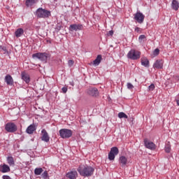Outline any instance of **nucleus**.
<instances>
[{
    "label": "nucleus",
    "instance_id": "nucleus-29",
    "mask_svg": "<svg viewBox=\"0 0 179 179\" xmlns=\"http://www.w3.org/2000/svg\"><path fill=\"white\" fill-rule=\"evenodd\" d=\"M1 51L4 52V54H8V49H6V47L0 45V52Z\"/></svg>",
    "mask_w": 179,
    "mask_h": 179
},
{
    "label": "nucleus",
    "instance_id": "nucleus-19",
    "mask_svg": "<svg viewBox=\"0 0 179 179\" xmlns=\"http://www.w3.org/2000/svg\"><path fill=\"white\" fill-rule=\"evenodd\" d=\"M0 171L1 173H9L10 171V167L6 165V164H3V165H0Z\"/></svg>",
    "mask_w": 179,
    "mask_h": 179
},
{
    "label": "nucleus",
    "instance_id": "nucleus-16",
    "mask_svg": "<svg viewBox=\"0 0 179 179\" xmlns=\"http://www.w3.org/2000/svg\"><path fill=\"white\" fill-rule=\"evenodd\" d=\"M119 163L122 167H125L128 163V159L125 156H121L119 158Z\"/></svg>",
    "mask_w": 179,
    "mask_h": 179
},
{
    "label": "nucleus",
    "instance_id": "nucleus-25",
    "mask_svg": "<svg viewBox=\"0 0 179 179\" xmlns=\"http://www.w3.org/2000/svg\"><path fill=\"white\" fill-rule=\"evenodd\" d=\"M43 168H36L34 170V174L35 176H40L43 173Z\"/></svg>",
    "mask_w": 179,
    "mask_h": 179
},
{
    "label": "nucleus",
    "instance_id": "nucleus-9",
    "mask_svg": "<svg viewBox=\"0 0 179 179\" xmlns=\"http://www.w3.org/2000/svg\"><path fill=\"white\" fill-rule=\"evenodd\" d=\"M134 20H136L138 23H143V20H145V15L143 13L138 11L135 15H134Z\"/></svg>",
    "mask_w": 179,
    "mask_h": 179
},
{
    "label": "nucleus",
    "instance_id": "nucleus-31",
    "mask_svg": "<svg viewBox=\"0 0 179 179\" xmlns=\"http://www.w3.org/2000/svg\"><path fill=\"white\" fill-rule=\"evenodd\" d=\"M145 38H146V36L145 35H141L138 38V41L140 43H143V40H145Z\"/></svg>",
    "mask_w": 179,
    "mask_h": 179
},
{
    "label": "nucleus",
    "instance_id": "nucleus-36",
    "mask_svg": "<svg viewBox=\"0 0 179 179\" xmlns=\"http://www.w3.org/2000/svg\"><path fill=\"white\" fill-rule=\"evenodd\" d=\"M62 92H63V93H66V92H68V87H63L62 88Z\"/></svg>",
    "mask_w": 179,
    "mask_h": 179
},
{
    "label": "nucleus",
    "instance_id": "nucleus-12",
    "mask_svg": "<svg viewBox=\"0 0 179 179\" xmlns=\"http://www.w3.org/2000/svg\"><path fill=\"white\" fill-rule=\"evenodd\" d=\"M4 82L6 83L8 86H13V78L10 74H8L4 78Z\"/></svg>",
    "mask_w": 179,
    "mask_h": 179
},
{
    "label": "nucleus",
    "instance_id": "nucleus-1",
    "mask_svg": "<svg viewBox=\"0 0 179 179\" xmlns=\"http://www.w3.org/2000/svg\"><path fill=\"white\" fill-rule=\"evenodd\" d=\"M81 177H92L94 173V168L90 166L80 165L77 169Z\"/></svg>",
    "mask_w": 179,
    "mask_h": 179
},
{
    "label": "nucleus",
    "instance_id": "nucleus-17",
    "mask_svg": "<svg viewBox=\"0 0 179 179\" xmlns=\"http://www.w3.org/2000/svg\"><path fill=\"white\" fill-rule=\"evenodd\" d=\"M34 131H36V124H34L29 125L26 129V132L29 134V135H33Z\"/></svg>",
    "mask_w": 179,
    "mask_h": 179
},
{
    "label": "nucleus",
    "instance_id": "nucleus-10",
    "mask_svg": "<svg viewBox=\"0 0 179 179\" xmlns=\"http://www.w3.org/2000/svg\"><path fill=\"white\" fill-rule=\"evenodd\" d=\"M42 136L41 137V141L43 142L48 143L50 142V136H48V133L45 129H42L41 131Z\"/></svg>",
    "mask_w": 179,
    "mask_h": 179
},
{
    "label": "nucleus",
    "instance_id": "nucleus-5",
    "mask_svg": "<svg viewBox=\"0 0 179 179\" xmlns=\"http://www.w3.org/2000/svg\"><path fill=\"white\" fill-rule=\"evenodd\" d=\"M32 58L39 59L40 61H47L48 58V53L47 52H38L32 55Z\"/></svg>",
    "mask_w": 179,
    "mask_h": 179
},
{
    "label": "nucleus",
    "instance_id": "nucleus-7",
    "mask_svg": "<svg viewBox=\"0 0 179 179\" xmlns=\"http://www.w3.org/2000/svg\"><path fill=\"white\" fill-rule=\"evenodd\" d=\"M120 153V150L117 147H113L110 149V151L108 153V159L109 160H114L115 159V156Z\"/></svg>",
    "mask_w": 179,
    "mask_h": 179
},
{
    "label": "nucleus",
    "instance_id": "nucleus-35",
    "mask_svg": "<svg viewBox=\"0 0 179 179\" xmlns=\"http://www.w3.org/2000/svg\"><path fill=\"white\" fill-rule=\"evenodd\" d=\"M73 64H75V62L73 60H69L68 61V65L71 68V66H73Z\"/></svg>",
    "mask_w": 179,
    "mask_h": 179
},
{
    "label": "nucleus",
    "instance_id": "nucleus-22",
    "mask_svg": "<svg viewBox=\"0 0 179 179\" xmlns=\"http://www.w3.org/2000/svg\"><path fill=\"white\" fill-rule=\"evenodd\" d=\"M101 59H102L101 55H99L96 57V58L93 61V64L95 66L100 65V62H101Z\"/></svg>",
    "mask_w": 179,
    "mask_h": 179
},
{
    "label": "nucleus",
    "instance_id": "nucleus-6",
    "mask_svg": "<svg viewBox=\"0 0 179 179\" xmlns=\"http://www.w3.org/2000/svg\"><path fill=\"white\" fill-rule=\"evenodd\" d=\"M5 129L7 132H16L17 131V126L13 122H8L6 124Z\"/></svg>",
    "mask_w": 179,
    "mask_h": 179
},
{
    "label": "nucleus",
    "instance_id": "nucleus-11",
    "mask_svg": "<svg viewBox=\"0 0 179 179\" xmlns=\"http://www.w3.org/2000/svg\"><path fill=\"white\" fill-rule=\"evenodd\" d=\"M87 94L93 97H97L99 96V90L96 87H91L87 90Z\"/></svg>",
    "mask_w": 179,
    "mask_h": 179
},
{
    "label": "nucleus",
    "instance_id": "nucleus-20",
    "mask_svg": "<svg viewBox=\"0 0 179 179\" xmlns=\"http://www.w3.org/2000/svg\"><path fill=\"white\" fill-rule=\"evenodd\" d=\"M22 34H24V30L22 28H18L15 31V36L17 37V38H19V37H22Z\"/></svg>",
    "mask_w": 179,
    "mask_h": 179
},
{
    "label": "nucleus",
    "instance_id": "nucleus-37",
    "mask_svg": "<svg viewBox=\"0 0 179 179\" xmlns=\"http://www.w3.org/2000/svg\"><path fill=\"white\" fill-rule=\"evenodd\" d=\"M173 79L175 80V82H178L179 80V76H173Z\"/></svg>",
    "mask_w": 179,
    "mask_h": 179
},
{
    "label": "nucleus",
    "instance_id": "nucleus-38",
    "mask_svg": "<svg viewBox=\"0 0 179 179\" xmlns=\"http://www.w3.org/2000/svg\"><path fill=\"white\" fill-rule=\"evenodd\" d=\"M2 178H3V179H12V178H10V176H6V175H3V176H2Z\"/></svg>",
    "mask_w": 179,
    "mask_h": 179
},
{
    "label": "nucleus",
    "instance_id": "nucleus-40",
    "mask_svg": "<svg viewBox=\"0 0 179 179\" xmlns=\"http://www.w3.org/2000/svg\"><path fill=\"white\" fill-rule=\"evenodd\" d=\"M139 30H140V28L139 27H136L135 29V31H137V33H139Z\"/></svg>",
    "mask_w": 179,
    "mask_h": 179
},
{
    "label": "nucleus",
    "instance_id": "nucleus-23",
    "mask_svg": "<svg viewBox=\"0 0 179 179\" xmlns=\"http://www.w3.org/2000/svg\"><path fill=\"white\" fill-rule=\"evenodd\" d=\"M7 163L10 167H15V159H13V157H8Z\"/></svg>",
    "mask_w": 179,
    "mask_h": 179
},
{
    "label": "nucleus",
    "instance_id": "nucleus-4",
    "mask_svg": "<svg viewBox=\"0 0 179 179\" xmlns=\"http://www.w3.org/2000/svg\"><path fill=\"white\" fill-rule=\"evenodd\" d=\"M59 135L62 139H68L72 136V130L68 129H62L59 130Z\"/></svg>",
    "mask_w": 179,
    "mask_h": 179
},
{
    "label": "nucleus",
    "instance_id": "nucleus-8",
    "mask_svg": "<svg viewBox=\"0 0 179 179\" xmlns=\"http://www.w3.org/2000/svg\"><path fill=\"white\" fill-rule=\"evenodd\" d=\"M144 146L150 150H155L156 149V145L153 142L148 140V138L144 139Z\"/></svg>",
    "mask_w": 179,
    "mask_h": 179
},
{
    "label": "nucleus",
    "instance_id": "nucleus-27",
    "mask_svg": "<svg viewBox=\"0 0 179 179\" xmlns=\"http://www.w3.org/2000/svg\"><path fill=\"white\" fill-rule=\"evenodd\" d=\"M118 117L119 118H128V115H127L124 112L119 113Z\"/></svg>",
    "mask_w": 179,
    "mask_h": 179
},
{
    "label": "nucleus",
    "instance_id": "nucleus-30",
    "mask_svg": "<svg viewBox=\"0 0 179 179\" xmlns=\"http://www.w3.org/2000/svg\"><path fill=\"white\" fill-rule=\"evenodd\" d=\"M159 54H160V50H159V48H156L154 51H153V55L155 57H157V55H159Z\"/></svg>",
    "mask_w": 179,
    "mask_h": 179
},
{
    "label": "nucleus",
    "instance_id": "nucleus-14",
    "mask_svg": "<svg viewBox=\"0 0 179 179\" xmlns=\"http://www.w3.org/2000/svg\"><path fill=\"white\" fill-rule=\"evenodd\" d=\"M154 69H163V60L157 59L153 64Z\"/></svg>",
    "mask_w": 179,
    "mask_h": 179
},
{
    "label": "nucleus",
    "instance_id": "nucleus-39",
    "mask_svg": "<svg viewBox=\"0 0 179 179\" xmlns=\"http://www.w3.org/2000/svg\"><path fill=\"white\" fill-rule=\"evenodd\" d=\"M113 34H114L113 30H110L108 32V36H113Z\"/></svg>",
    "mask_w": 179,
    "mask_h": 179
},
{
    "label": "nucleus",
    "instance_id": "nucleus-28",
    "mask_svg": "<svg viewBox=\"0 0 179 179\" xmlns=\"http://www.w3.org/2000/svg\"><path fill=\"white\" fill-rule=\"evenodd\" d=\"M26 6H30V5H34V3H36V1L34 0H26Z\"/></svg>",
    "mask_w": 179,
    "mask_h": 179
},
{
    "label": "nucleus",
    "instance_id": "nucleus-43",
    "mask_svg": "<svg viewBox=\"0 0 179 179\" xmlns=\"http://www.w3.org/2000/svg\"><path fill=\"white\" fill-rule=\"evenodd\" d=\"M54 1H57V0H54Z\"/></svg>",
    "mask_w": 179,
    "mask_h": 179
},
{
    "label": "nucleus",
    "instance_id": "nucleus-33",
    "mask_svg": "<svg viewBox=\"0 0 179 179\" xmlns=\"http://www.w3.org/2000/svg\"><path fill=\"white\" fill-rule=\"evenodd\" d=\"M127 87L129 90H132V89H134V85H132L131 83H127Z\"/></svg>",
    "mask_w": 179,
    "mask_h": 179
},
{
    "label": "nucleus",
    "instance_id": "nucleus-42",
    "mask_svg": "<svg viewBox=\"0 0 179 179\" xmlns=\"http://www.w3.org/2000/svg\"><path fill=\"white\" fill-rule=\"evenodd\" d=\"M176 103H177L178 106H179V99L176 100Z\"/></svg>",
    "mask_w": 179,
    "mask_h": 179
},
{
    "label": "nucleus",
    "instance_id": "nucleus-18",
    "mask_svg": "<svg viewBox=\"0 0 179 179\" xmlns=\"http://www.w3.org/2000/svg\"><path fill=\"white\" fill-rule=\"evenodd\" d=\"M66 177L69 179H76V177H78V172L76 171H71L66 173Z\"/></svg>",
    "mask_w": 179,
    "mask_h": 179
},
{
    "label": "nucleus",
    "instance_id": "nucleus-3",
    "mask_svg": "<svg viewBox=\"0 0 179 179\" xmlns=\"http://www.w3.org/2000/svg\"><path fill=\"white\" fill-rule=\"evenodd\" d=\"M127 58L133 59L134 61L141 58V52L136 50H131L127 54Z\"/></svg>",
    "mask_w": 179,
    "mask_h": 179
},
{
    "label": "nucleus",
    "instance_id": "nucleus-21",
    "mask_svg": "<svg viewBox=\"0 0 179 179\" xmlns=\"http://www.w3.org/2000/svg\"><path fill=\"white\" fill-rule=\"evenodd\" d=\"M141 65L143 66H145V68H149L150 64H149V59H148V58L146 57H142L141 59Z\"/></svg>",
    "mask_w": 179,
    "mask_h": 179
},
{
    "label": "nucleus",
    "instance_id": "nucleus-2",
    "mask_svg": "<svg viewBox=\"0 0 179 179\" xmlns=\"http://www.w3.org/2000/svg\"><path fill=\"white\" fill-rule=\"evenodd\" d=\"M35 15L40 19H47L51 16V11L43 9V8H39L36 10Z\"/></svg>",
    "mask_w": 179,
    "mask_h": 179
},
{
    "label": "nucleus",
    "instance_id": "nucleus-34",
    "mask_svg": "<svg viewBox=\"0 0 179 179\" xmlns=\"http://www.w3.org/2000/svg\"><path fill=\"white\" fill-rule=\"evenodd\" d=\"M42 177H43V178H47L48 177V172L47 171H45L42 173Z\"/></svg>",
    "mask_w": 179,
    "mask_h": 179
},
{
    "label": "nucleus",
    "instance_id": "nucleus-32",
    "mask_svg": "<svg viewBox=\"0 0 179 179\" xmlns=\"http://www.w3.org/2000/svg\"><path fill=\"white\" fill-rule=\"evenodd\" d=\"M155 84H151L148 86V92H153L155 90Z\"/></svg>",
    "mask_w": 179,
    "mask_h": 179
},
{
    "label": "nucleus",
    "instance_id": "nucleus-13",
    "mask_svg": "<svg viewBox=\"0 0 179 179\" xmlns=\"http://www.w3.org/2000/svg\"><path fill=\"white\" fill-rule=\"evenodd\" d=\"M82 29H83V26L82 24H73L69 27L70 31H78V30H82Z\"/></svg>",
    "mask_w": 179,
    "mask_h": 179
},
{
    "label": "nucleus",
    "instance_id": "nucleus-26",
    "mask_svg": "<svg viewBox=\"0 0 179 179\" xmlns=\"http://www.w3.org/2000/svg\"><path fill=\"white\" fill-rule=\"evenodd\" d=\"M171 150V146L170 145V143H168L165 145V152L166 153H170Z\"/></svg>",
    "mask_w": 179,
    "mask_h": 179
},
{
    "label": "nucleus",
    "instance_id": "nucleus-15",
    "mask_svg": "<svg viewBox=\"0 0 179 179\" xmlns=\"http://www.w3.org/2000/svg\"><path fill=\"white\" fill-rule=\"evenodd\" d=\"M21 79H22L25 83H30V76L26 73V71L21 72Z\"/></svg>",
    "mask_w": 179,
    "mask_h": 179
},
{
    "label": "nucleus",
    "instance_id": "nucleus-41",
    "mask_svg": "<svg viewBox=\"0 0 179 179\" xmlns=\"http://www.w3.org/2000/svg\"><path fill=\"white\" fill-rule=\"evenodd\" d=\"M70 85L71 86H75V83H73V81H71Z\"/></svg>",
    "mask_w": 179,
    "mask_h": 179
},
{
    "label": "nucleus",
    "instance_id": "nucleus-24",
    "mask_svg": "<svg viewBox=\"0 0 179 179\" xmlns=\"http://www.w3.org/2000/svg\"><path fill=\"white\" fill-rule=\"evenodd\" d=\"M171 7L173 10H177L179 8V3L177 0H173L171 3Z\"/></svg>",
    "mask_w": 179,
    "mask_h": 179
}]
</instances>
